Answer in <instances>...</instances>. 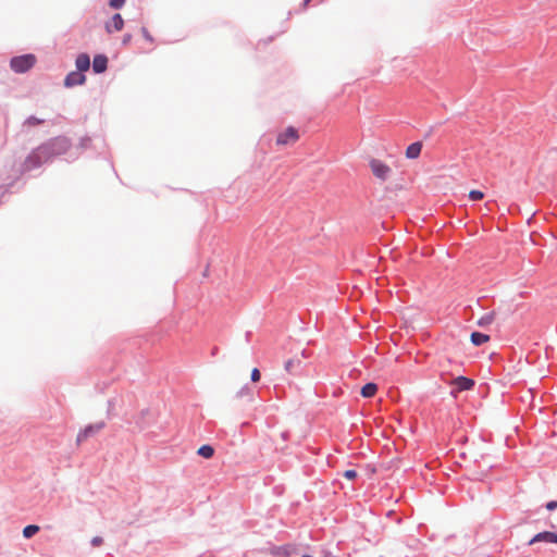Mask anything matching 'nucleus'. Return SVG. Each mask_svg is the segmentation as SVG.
Returning <instances> with one entry per match:
<instances>
[{
	"label": "nucleus",
	"mask_w": 557,
	"mask_h": 557,
	"mask_svg": "<svg viewBox=\"0 0 557 557\" xmlns=\"http://www.w3.org/2000/svg\"><path fill=\"white\" fill-rule=\"evenodd\" d=\"M64 144V141L55 139L49 144L42 145L35 149L26 159L25 164L27 170H33L36 166L47 162L54 151L57 145Z\"/></svg>",
	"instance_id": "f257e3e1"
},
{
	"label": "nucleus",
	"mask_w": 557,
	"mask_h": 557,
	"mask_svg": "<svg viewBox=\"0 0 557 557\" xmlns=\"http://www.w3.org/2000/svg\"><path fill=\"white\" fill-rule=\"evenodd\" d=\"M64 144V141L55 139L49 144L42 145L35 149L26 159L25 164L27 170H33L36 166L47 162L54 151L57 145Z\"/></svg>",
	"instance_id": "f03ea898"
},
{
	"label": "nucleus",
	"mask_w": 557,
	"mask_h": 557,
	"mask_svg": "<svg viewBox=\"0 0 557 557\" xmlns=\"http://www.w3.org/2000/svg\"><path fill=\"white\" fill-rule=\"evenodd\" d=\"M35 63L36 58L34 54H24L13 58L10 62V65L15 73H24L30 70Z\"/></svg>",
	"instance_id": "7ed1b4c3"
},
{
	"label": "nucleus",
	"mask_w": 557,
	"mask_h": 557,
	"mask_svg": "<svg viewBox=\"0 0 557 557\" xmlns=\"http://www.w3.org/2000/svg\"><path fill=\"white\" fill-rule=\"evenodd\" d=\"M298 138V131L295 127L289 126L277 135L276 144L280 146H287L296 143Z\"/></svg>",
	"instance_id": "20e7f679"
},
{
	"label": "nucleus",
	"mask_w": 557,
	"mask_h": 557,
	"mask_svg": "<svg viewBox=\"0 0 557 557\" xmlns=\"http://www.w3.org/2000/svg\"><path fill=\"white\" fill-rule=\"evenodd\" d=\"M451 384L456 387L451 394L456 396L459 392L471 389L474 385V381L466 376H458L451 381Z\"/></svg>",
	"instance_id": "39448f33"
},
{
	"label": "nucleus",
	"mask_w": 557,
	"mask_h": 557,
	"mask_svg": "<svg viewBox=\"0 0 557 557\" xmlns=\"http://www.w3.org/2000/svg\"><path fill=\"white\" fill-rule=\"evenodd\" d=\"M104 424L103 422H99L96 424H90L86 426L84 430H82L76 437L77 444H81L82 442L86 441L89 436L98 433L103 429Z\"/></svg>",
	"instance_id": "423d86ee"
},
{
	"label": "nucleus",
	"mask_w": 557,
	"mask_h": 557,
	"mask_svg": "<svg viewBox=\"0 0 557 557\" xmlns=\"http://www.w3.org/2000/svg\"><path fill=\"white\" fill-rule=\"evenodd\" d=\"M539 542L557 544V534L554 532H550V531H544V532L537 533L530 540L529 545H533Z\"/></svg>",
	"instance_id": "0eeeda50"
},
{
	"label": "nucleus",
	"mask_w": 557,
	"mask_h": 557,
	"mask_svg": "<svg viewBox=\"0 0 557 557\" xmlns=\"http://www.w3.org/2000/svg\"><path fill=\"white\" fill-rule=\"evenodd\" d=\"M85 75L79 72V71H75V72H71L66 75L65 79H64V85L66 87H74V86H77V85H83L85 83Z\"/></svg>",
	"instance_id": "6e6552de"
},
{
	"label": "nucleus",
	"mask_w": 557,
	"mask_h": 557,
	"mask_svg": "<svg viewBox=\"0 0 557 557\" xmlns=\"http://www.w3.org/2000/svg\"><path fill=\"white\" fill-rule=\"evenodd\" d=\"M422 148H423L422 141H414V143L410 144L406 148V151H405L406 158L409 160L418 159L421 154Z\"/></svg>",
	"instance_id": "1a4fd4ad"
},
{
	"label": "nucleus",
	"mask_w": 557,
	"mask_h": 557,
	"mask_svg": "<svg viewBox=\"0 0 557 557\" xmlns=\"http://www.w3.org/2000/svg\"><path fill=\"white\" fill-rule=\"evenodd\" d=\"M124 26V20L121 14L116 13L112 16L111 21L106 24V30L108 33L120 32Z\"/></svg>",
	"instance_id": "9d476101"
},
{
	"label": "nucleus",
	"mask_w": 557,
	"mask_h": 557,
	"mask_svg": "<svg viewBox=\"0 0 557 557\" xmlns=\"http://www.w3.org/2000/svg\"><path fill=\"white\" fill-rule=\"evenodd\" d=\"M108 58L103 54H98L94 58L92 69L96 73H102L107 70Z\"/></svg>",
	"instance_id": "9b49d317"
},
{
	"label": "nucleus",
	"mask_w": 557,
	"mask_h": 557,
	"mask_svg": "<svg viewBox=\"0 0 557 557\" xmlns=\"http://www.w3.org/2000/svg\"><path fill=\"white\" fill-rule=\"evenodd\" d=\"M370 168L373 174H385L391 171L387 164L376 159L370 161Z\"/></svg>",
	"instance_id": "f8f14e48"
},
{
	"label": "nucleus",
	"mask_w": 557,
	"mask_h": 557,
	"mask_svg": "<svg viewBox=\"0 0 557 557\" xmlns=\"http://www.w3.org/2000/svg\"><path fill=\"white\" fill-rule=\"evenodd\" d=\"M76 67L79 72L87 71L90 66L89 55L86 53H82L76 58L75 61Z\"/></svg>",
	"instance_id": "ddd939ff"
},
{
	"label": "nucleus",
	"mask_w": 557,
	"mask_h": 557,
	"mask_svg": "<svg viewBox=\"0 0 557 557\" xmlns=\"http://www.w3.org/2000/svg\"><path fill=\"white\" fill-rule=\"evenodd\" d=\"M490 341V336L483 333L473 332L471 334V342L475 346H481Z\"/></svg>",
	"instance_id": "4468645a"
},
{
	"label": "nucleus",
	"mask_w": 557,
	"mask_h": 557,
	"mask_svg": "<svg viewBox=\"0 0 557 557\" xmlns=\"http://www.w3.org/2000/svg\"><path fill=\"white\" fill-rule=\"evenodd\" d=\"M377 392V385L375 383H368L361 388V395L366 398L373 397Z\"/></svg>",
	"instance_id": "2eb2a0df"
},
{
	"label": "nucleus",
	"mask_w": 557,
	"mask_h": 557,
	"mask_svg": "<svg viewBox=\"0 0 557 557\" xmlns=\"http://www.w3.org/2000/svg\"><path fill=\"white\" fill-rule=\"evenodd\" d=\"M197 454L206 459H209L213 456L214 449L210 445H202L198 448Z\"/></svg>",
	"instance_id": "dca6fc26"
},
{
	"label": "nucleus",
	"mask_w": 557,
	"mask_h": 557,
	"mask_svg": "<svg viewBox=\"0 0 557 557\" xmlns=\"http://www.w3.org/2000/svg\"><path fill=\"white\" fill-rule=\"evenodd\" d=\"M40 528L36 524H29V525H26L24 529H23V536L26 537V539H30L32 536H34L37 532H39Z\"/></svg>",
	"instance_id": "f3484780"
},
{
	"label": "nucleus",
	"mask_w": 557,
	"mask_h": 557,
	"mask_svg": "<svg viewBox=\"0 0 557 557\" xmlns=\"http://www.w3.org/2000/svg\"><path fill=\"white\" fill-rule=\"evenodd\" d=\"M494 317H495V313H494V312L487 313V314L483 315V317L479 320L478 324H479L480 326L487 325V324H490V323H492V322H493Z\"/></svg>",
	"instance_id": "a211bd4d"
},
{
	"label": "nucleus",
	"mask_w": 557,
	"mask_h": 557,
	"mask_svg": "<svg viewBox=\"0 0 557 557\" xmlns=\"http://www.w3.org/2000/svg\"><path fill=\"white\" fill-rule=\"evenodd\" d=\"M484 194L481 190H471L469 193V198L473 201L483 199Z\"/></svg>",
	"instance_id": "6ab92c4d"
},
{
	"label": "nucleus",
	"mask_w": 557,
	"mask_h": 557,
	"mask_svg": "<svg viewBox=\"0 0 557 557\" xmlns=\"http://www.w3.org/2000/svg\"><path fill=\"white\" fill-rule=\"evenodd\" d=\"M343 475L347 480L352 481V480H355L358 476V473H357L356 470H346V471H344Z\"/></svg>",
	"instance_id": "aec40b11"
},
{
	"label": "nucleus",
	"mask_w": 557,
	"mask_h": 557,
	"mask_svg": "<svg viewBox=\"0 0 557 557\" xmlns=\"http://www.w3.org/2000/svg\"><path fill=\"white\" fill-rule=\"evenodd\" d=\"M125 0H110L109 5L112 9H120L124 5Z\"/></svg>",
	"instance_id": "412c9836"
},
{
	"label": "nucleus",
	"mask_w": 557,
	"mask_h": 557,
	"mask_svg": "<svg viewBox=\"0 0 557 557\" xmlns=\"http://www.w3.org/2000/svg\"><path fill=\"white\" fill-rule=\"evenodd\" d=\"M141 34L144 36V38L149 41L150 44L153 42V37L151 36V34L149 33V30L146 28V27H143L141 28Z\"/></svg>",
	"instance_id": "4be33fe9"
},
{
	"label": "nucleus",
	"mask_w": 557,
	"mask_h": 557,
	"mask_svg": "<svg viewBox=\"0 0 557 557\" xmlns=\"http://www.w3.org/2000/svg\"><path fill=\"white\" fill-rule=\"evenodd\" d=\"M260 371L257 368H253L251 371V381L258 382L260 380Z\"/></svg>",
	"instance_id": "5701e85b"
},
{
	"label": "nucleus",
	"mask_w": 557,
	"mask_h": 557,
	"mask_svg": "<svg viewBox=\"0 0 557 557\" xmlns=\"http://www.w3.org/2000/svg\"><path fill=\"white\" fill-rule=\"evenodd\" d=\"M102 543H103V540H102V537H100V536H95V537H92V539H91V545H92L94 547H98V546H100Z\"/></svg>",
	"instance_id": "b1692460"
},
{
	"label": "nucleus",
	"mask_w": 557,
	"mask_h": 557,
	"mask_svg": "<svg viewBox=\"0 0 557 557\" xmlns=\"http://www.w3.org/2000/svg\"><path fill=\"white\" fill-rule=\"evenodd\" d=\"M295 362H296V361H295L294 359H289V360H287V361L285 362V370H286L287 372H292V369H293V367H294Z\"/></svg>",
	"instance_id": "393cba45"
},
{
	"label": "nucleus",
	"mask_w": 557,
	"mask_h": 557,
	"mask_svg": "<svg viewBox=\"0 0 557 557\" xmlns=\"http://www.w3.org/2000/svg\"><path fill=\"white\" fill-rule=\"evenodd\" d=\"M546 508L547 510H555L557 508V502L556 500H550L546 504Z\"/></svg>",
	"instance_id": "a878e982"
},
{
	"label": "nucleus",
	"mask_w": 557,
	"mask_h": 557,
	"mask_svg": "<svg viewBox=\"0 0 557 557\" xmlns=\"http://www.w3.org/2000/svg\"><path fill=\"white\" fill-rule=\"evenodd\" d=\"M131 39H132V36L129 34L125 35L123 37V44L127 45L131 41Z\"/></svg>",
	"instance_id": "bb28decb"
},
{
	"label": "nucleus",
	"mask_w": 557,
	"mask_h": 557,
	"mask_svg": "<svg viewBox=\"0 0 557 557\" xmlns=\"http://www.w3.org/2000/svg\"><path fill=\"white\" fill-rule=\"evenodd\" d=\"M302 557H312L311 555H304Z\"/></svg>",
	"instance_id": "cd10ccee"
},
{
	"label": "nucleus",
	"mask_w": 557,
	"mask_h": 557,
	"mask_svg": "<svg viewBox=\"0 0 557 557\" xmlns=\"http://www.w3.org/2000/svg\"><path fill=\"white\" fill-rule=\"evenodd\" d=\"M310 0H305V3L307 4Z\"/></svg>",
	"instance_id": "c85d7f7f"
}]
</instances>
